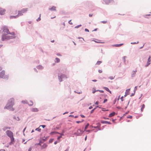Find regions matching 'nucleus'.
Wrapping results in <instances>:
<instances>
[{
    "label": "nucleus",
    "instance_id": "1",
    "mask_svg": "<svg viewBox=\"0 0 151 151\" xmlns=\"http://www.w3.org/2000/svg\"><path fill=\"white\" fill-rule=\"evenodd\" d=\"M2 30L1 40L2 41L8 40L15 37L14 32H12L10 33L7 27H3Z\"/></svg>",
    "mask_w": 151,
    "mask_h": 151
},
{
    "label": "nucleus",
    "instance_id": "2",
    "mask_svg": "<svg viewBox=\"0 0 151 151\" xmlns=\"http://www.w3.org/2000/svg\"><path fill=\"white\" fill-rule=\"evenodd\" d=\"M14 100L13 98H11L9 99L5 107V108L10 110H14V109L12 108V106L14 105Z\"/></svg>",
    "mask_w": 151,
    "mask_h": 151
},
{
    "label": "nucleus",
    "instance_id": "3",
    "mask_svg": "<svg viewBox=\"0 0 151 151\" xmlns=\"http://www.w3.org/2000/svg\"><path fill=\"white\" fill-rule=\"evenodd\" d=\"M67 77L65 75L62 74H59L58 75V78L60 82L62 81L63 78H67Z\"/></svg>",
    "mask_w": 151,
    "mask_h": 151
},
{
    "label": "nucleus",
    "instance_id": "4",
    "mask_svg": "<svg viewBox=\"0 0 151 151\" xmlns=\"http://www.w3.org/2000/svg\"><path fill=\"white\" fill-rule=\"evenodd\" d=\"M7 135L9 137H11L13 136V132L10 130H7L6 132Z\"/></svg>",
    "mask_w": 151,
    "mask_h": 151
},
{
    "label": "nucleus",
    "instance_id": "5",
    "mask_svg": "<svg viewBox=\"0 0 151 151\" xmlns=\"http://www.w3.org/2000/svg\"><path fill=\"white\" fill-rule=\"evenodd\" d=\"M83 131L81 129L78 130L77 132L75 133V134L78 136L81 135L83 133Z\"/></svg>",
    "mask_w": 151,
    "mask_h": 151
},
{
    "label": "nucleus",
    "instance_id": "6",
    "mask_svg": "<svg viewBox=\"0 0 151 151\" xmlns=\"http://www.w3.org/2000/svg\"><path fill=\"white\" fill-rule=\"evenodd\" d=\"M6 10L1 8H0V14L1 15L4 14Z\"/></svg>",
    "mask_w": 151,
    "mask_h": 151
},
{
    "label": "nucleus",
    "instance_id": "7",
    "mask_svg": "<svg viewBox=\"0 0 151 151\" xmlns=\"http://www.w3.org/2000/svg\"><path fill=\"white\" fill-rule=\"evenodd\" d=\"M10 138L11 139V141L9 143V145L14 144L15 142V140L14 137L13 136V137Z\"/></svg>",
    "mask_w": 151,
    "mask_h": 151
},
{
    "label": "nucleus",
    "instance_id": "8",
    "mask_svg": "<svg viewBox=\"0 0 151 151\" xmlns=\"http://www.w3.org/2000/svg\"><path fill=\"white\" fill-rule=\"evenodd\" d=\"M103 1L105 2L106 4H107L113 1V0H103Z\"/></svg>",
    "mask_w": 151,
    "mask_h": 151
},
{
    "label": "nucleus",
    "instance_id": "9",
    "mask_svg": "<svg viewBox=\"0 0 151 151\" xmlns=\"http://www.w3.org/2000/svg\"><path fill=\"white\" fill-rule=\"evenodd\" d=\"M5 75V72L4 71H2L0 72V78H3Z\"/></svg>",
    "mask_w": 151,
    "mask_h": 151
},
{
    "label": "nucleus",
    "instance_id": "10",
    "mask_svg": "<svg viewBox=\"0 0 151 151\" xmlns=\"http://www.w3.org/2000/svg\"><path fill=\"white\" fill-rule=\"evenodd\" d=\"M97 126H96L93 127L95 128H97L98 130H101V124L100 123H98L96 124Z\"/></svg>",
    "mask_w": 151,
    "mask_h": 151
},
{
    "label": "nucleus",
    "instance_id": "11",
    "mask_svg": "<svg viewBox=\"0 0 151 151\" xmlns=\"http://www.w3.org/2000/svg\"><path fill=\"white\" fill-rule=\"evenodd\" d=\"M151 57L150 56H149L148 59V61L147 63V65L145 66L146 67L148 65H149L150 64L151 62Z\"/></svg>",
    "mask_w": 151,
    "mask_h": 151
},
{
    "label": "nucleus",
    "instance_id": "12",
    "mask_svg": "<svg viewBox=\"0 0 151 151\" xmlns=\"http://www.w3.org/2000/svg\"><path fill=\"white\" fill-rule=\"evenodd\" d=\"M31 110L32 112H37L38 111L37 108H32L31 109Z\"/></svg>",
    "mask_w": 151,
    "mask_h": 151
},
{
    "label": "nucleus",
    "instance_id": "13",
    "mask_svg": "<svg viewBox=\"0 0 151 151\" xmlns=\"http://www.w3.org/2000/svg\"><path fill=\"white\" fill-rule=\"evenodd\" d=\"M47 145L46 144L44 143L42 145H41V148L42 149H45L47 147Z\"/></svg>",
    "mask_w": 151,
    "mask_h": 151
},
{
    "label": "nucleus",
    "instance_id": "14",
    "mask_svg": "<svg viewBox=\"0 0 151 151\" xmlns=\"http://www.w3.org/2000/svg\"><path fill=\"white\" fill-rule=\"evenodd\" d=\"M101 122L103 124L105 123V124H111V123L110 122H108V121H101Z\"/></svg>",
    "mask_w": 151,
    "mask_h": 151
},
{
    "label": "nucleus",
    "instance_id": "15",
    "mask_svg": "<svg viewBox=\"0 0 151 151\" xmlns=\"http://www.w3.org/2000/svg\"><path fill=\"white\" fill-rule=\"evenodd\" d=\"M18 16V17L19 16L23 15V13L21 11H18V14L17 15Z\"/></svg>",
    "mask_w": 151,
    "mask_h": 151
},
{
    "label": "nucleus",
    "instance_id": "16",
    "mask_svg": "<svg viewBox=\"0 0 151 151\" xmlns=\"http://www.w3.org/2000/svg\"><path fill=\"white\" fill-rule=\"evenodd\" d=\"M115 114L116 113L115 112H113L112 113H111L109 114V117H112L113 116H114L115 115Z\"/></svg>",
    "mask_w": 151,
    "mask_h": 151
},
{
    "label": "nucleus",
    "instance_id": "17",
    "mask_svg": "<svg viewBox=\"0 0 151 151\" xmlns=\"http://www.w3.org/2000/svg\"><path fill=\"white\" fill-rule=\"evenodd\" d=\"M18 17V16H17V15L15 16H11L10 17V19H15L17 18Z\"/></svg>",
    "mask_w": 151,
    "mask_h": 151
},
{
    "label": "nucleus",
    "instance_id": "18",
    "mask_svg": "<svg viewBox=\"0 0 151 151\" xmlns=\"http://www.w3.org/2000/svg\"><path fill=\"white\" fill-rule=\"evenodd\" d=\"M56 8L55 6H53L52 8H49V10L51 11H55L56 10Z\"/></svg>",
    "mask_w": 151,
    "mask_h": 151
},
{
    "label": "nucleus",
    "instance_id": "19",
    "mask_svg": "<svg viewBox=\"0 0 151 151\" xmlns=\"http://www.w3.org/2000/svg\"><path fill=\"white\" fill-rule=\"evenodd\" d=\"M137 71V70H134L132 71V77H133L134 76V75L136 73Z\"/></svg>",
    "mask_w": 151,
    "mask_h": 151
},
{
    "label": "nucleus",
    "instance_id": "20",
    "mask_svg": "<svg viewBox=\"0 0 151 151\" xmlns=\"http://www.w3.org/2000/svg\"><path fill=\"white\" fill-rule=\"evenodd\" d=\"M28 10V9L27 8L26 9H23L22 10H21L23 13H25L26 12H27Z\"/></svg>",
    "mask_w": 151,
    "mask_h": 151
},
{
    "label": "nucleus",
    "instance_id": "21",
    "mask_svg": "<svg viewBox=\"0 0 151 151\" xmlns=\"http://www.w3.org/2000/svg\"><path fill=\"white\" fill-rule=\"evenodd\" d=\"M104 88L106 91L109 92L111 94V92L109 89L106 87H104Z\"/></svg>",
    "mask_w": 151,
    "mask_h": 151
},
{
    "label": "nucleus",
    "instance_id": "22",
    "mask_svg": "<svg viewBox=\"0 0 151 151\" xmlns=\"http://www.w3.org/2000/svg\"><path fill=\"white\" fill-rule=\"evenodd\" d=\"M98 90H96L95 88H93L92 89V93H94L98 91Z\"/></svg>",
    "mask_w": 151,
    "mask_h": 151
},
{
    "label": "nucleus",
    "instance_id": "23",
    "mask_svg": "<svg viewBox=\"0 0 151 151\" xmlns=\"http://www.w3.org/2000/svg\"><path fill=\"white\" fill-rule=\"evenodd\" d=\"M54 134H59V133L56 132H52L50 133V135H53Z\"/></svg>",
    "mask_w": 151,
    "mask_h": 151
},
{
    "label": "nucleus",
    "instance_id": "24",
    "mask_svg": "<svg viewBox=\"0 0 151 151\" xmlns=\"http://www.w3.org/2000/svg\"><path fill=\"white\" fill-rule=\"evenodd\" d=\"M130 89H127L125 93H127L128 95H129L130 93Z\"/></svg>",
    "mask_w": 151,
    "mask_h": 151
},
{
    "label": "nucleus",
    "instance_id": "25",
    "mask_svg": "<svg viewBox=\"0 0 151 151\" xmlns=\"http://www.w3.org/2000/svg\"><path fill=\"white\" fill-rule=\"evenodd\" d=\"M145 105L144 104H143L142 105V107H141V111H143V109H144V108H145Z\"/></svg>",
    "mask_w": 151,
    "mask_h": 151
},
{
    "label": "nucleus",
    "instance_id": "26",
    "mask_svg": "<svg viewBox=\"0 0 151 151\" xmlns=\"http://www.w3.org/2000/svg\"><path fill=\"white\" fill-rule=\"evenodd\" d=\"M123 44H117L115 45L116 47H120Z\"/></svg>",
    "mask_w": 151,
    "mask_h": 151
},
{
    "label": "nucleus",
    "instance_id": "27",
    "mask_svg": "<svg viewBox=\"0 0 151 151\" xmlns=\"http://www.w3.org/2000/svg\"><path fill=\"white\" fill-rule=\"evenodd\" d=\"M33 102L32 101H30V103L29 104V105L30 106H32L33 105Z\"/></svg>",
    "mask_w": 151,
    "mask_h": 151
},
{
    "label": "nucleus",
    "instance_id": "28",
    "mask_svg": "<svg viewBox=\"0 0 151 151\" xmlns=\"http://www.w3.org/2000/svg\"><path fill=\"white\" fill-rule=\"evenodd\" d=\"M55 62L57 63H58L60 61V59L58 58H55Z\"/></svg>",
    "mask_w": 151,
    "mask_h": 151
},
{
    "label": "nucleus",
    "instance_id": "29",
    "mask_svg": "<svg viewBox=\"0 0 151 151\" xmlns=\"http://www.w3.org/2000/svg\"><path fill=\"white\" fill-rule=\"evenodd\" d=\"M10 129V127H4V128L3 129V130H4V131L6 129Z\"/></svg>",
    "mask_w": 151,
    "mask_h": 151
},
{
    "label": "nucleus",
    "instance_id": "30",
    "mask_svg": "<svg viewBox=\"0 0 151 151\" xmlns=\"http://www.w3.org/2000/svg\"><path fill=\"white\" fill-rule=\"evenodd\" d=\"M37 131L39 132H40L41 131V129L39 128H37L35 129Z\"/></svg>",
    "mask_w": 151,
    "mask_h": 151
},
{
    "label": "nucleus",
    "instance_id": "31",
    "mask_svg": "<svg viewBox=\"0 0 151 151\" xmlns=\"http://www.w3.org/2000/svg\"><path fill=\"white\" fill-rule=\"evenodd\" d=\"M101 62H102L101 61H98L96 63V64L99 65L101 63Z\"/></svg>",
    "mask_w": 151,
    "mask_h": 151
},
{
    "label": "nucleus",
    "instance_id": "32",
    "mask_svg": "<svg viewBox=\"0 0 151 151\" xmlns=\"http://www.w3.org/2000/svg\"><path fill=\"white\" fill-rule=\"evenodd\" d=\"M22 103L23 104H27V101L26 100L25 101H22Z\"/></svg>",
    "mask_w": 151,
    "mask_h": 151
},
{
    "label": "nucleus",
    "instance_id": "33",
    "mask_svg": "<svg viewBox=\"0 0 151 151\" xmlns=\"http://www.w3.org/2000/svg\"><path fill=\"white\" fill-rule=\"evenodd\" d=\"M97 107H99V106H96V108H94L91 111V113H92L94 111V110L96 109V108H97Z\"/></svg>",
    "mask_w": 151,
    "mask_h": 151
},
{
    "label": "nucleus",
    "instance_id": "34",
    "mask_svg": "<svg viewBox=\"0 0 151 151\" xmlns=\"http://www.w3.org/2000/svg\"><path fill=\"white\" fill-rule=\"evenodd\" d=\"M37 68L38 69H42L43 68V67L42 66H39L37 67Z\"/></svg>",
    "mask_w": 151,
    "mask_h": 151
},
{
    "label": "nucleus",
    "instance_id": "35",
    "mask_svg": "<svg viewBox=\"0 0 151 151\" xmlns=\"http://www.w3.org/2000/svg\"><path fill=\"white\" fill-rule=\"evenodd\" d=\"M132 116L130 115H129L127 116V118L129 119H132Z\"/></svg>",
    "mask_w": 151,
    "mask_h": 151
},
{
    "label": "nucleus",
    "instance_id": "36",
    "mask_svg": "<svg viewBox=\"0 0 151 151\" xmlns=\"http://www.w3.org/2000/svg\"><path fill=\"white\" fill-rule=\"evenodd\" d=\"M109 78L111 80H112L114 79V77H113V76H110L109 77Z\"/></svg>",
    "mask_w": 151,
    "mask_h": 151
},
{
    "label": "nucleus",
    "instance_id": "37",
    "mask_svg": "<svg viewBox=\"0 0 151 151\" xmlns=\"http://www.w3.org/2000/svg\"><path fill=\"white\" fill-rule=\"evenodd\" d=\"M40 15H41V14L40 15V17L39 18H38L37 19V21H40V19H40Z\"/></svg>",
    "mask_w": 151,
    "mask_h": 151
},
{
    "label": "nucleus",
    "instance_id": "38",
    "mask_svg": "<svg viewBox=\"0 0 151 151\" xmlns=\"http://www.w3.org/2000/svg\"><path fill=\"white\" fill-rule=\"evenodd\" d=\"M84 121V120H83V121H77L76 122L77 123H81V122H83Z\"/></svg>",
    "mask_w": 151,
    "mask_h": 151
},
{
    "label": "nucleus",
    "instance_id": "39",
    "mask_svg": "<svg viewBox=\"0 0 151 151\" xmlns=\"http://www.w3.org/2000/svg\"><path fill=\"white\" fill-rule=\"evenodd\" d=\"M107 101V99H104V101H103V103H105Z\"/></svg>",
    "mask_w": 151,
    "mask_h": 151
},
{
    "label": "nucleus",
    "instance_id": "40",
    "mask_svg": "<svg viewBox=\"0 0 151 151\" xmlns=\"http://www.w3.org/2000/svg\"><path fill=\"white\" fill-rule=\"evenodd\" d=\"M71 20H70L69 21V23L71 25H72L73 24L71 22Z\"/></svg>",
    "mask_w": 151,
    "mask_h": 151
},
{
    "label": "nucleus",
    "instance_id": "41",
    "mask_svg": "<svg viewBox=\"0 0 151 151\" xmlns=\"http://www.w3.org/2000/svg\"><path fill=\"white\" fill-rule=\"evenodd\" d=\"M40 127H43V128H44L46 127V126L45 125H40Z\"/></svg>",
    "mask_w": 151,
    "mask_h": 151
},
{
    "label": "nucleus",
    "instance_id": "42",
    "mask_svg": "<svg viewBox=\"0 0 151 151\" xmlns=\"http://www.w3.org/2000/svg\"><path fill=\"white\" fill-rule=\"evenodd\" d=\"M99 104V101H96V102L95 103V104L96 105H98Z\"/></svg>",
    "mask_w": 151,
    "mask_h": 151
},
{
    "label": "nucleus",
    "instance_id": "43",
    "mask_svg": "<svg viewBox=\"0 0 151 151\" xmlns=\"http://www.w3.org/2000/svg\"><path fill=\"white\" fill-rule=\"evenodd\" d=\"M101 22L104 23L105 24L107 22V21H102Z\"/></svg>",
    "mask_w": 151,
    "mask_h": 151
},
{
    "label": "nucleus",
    "instance_id": "44",
    "mask_svg": "<svg viewBox=\"0 0 151 151\" xmlns=\"http://www.w3.org/2000/svg\"><path fill=\"white\" fill-rule=\"evenodd\" d=\"M98 91H99L100 92V93H104V91H103L102 90H98Z\"/></svg>",
    "mask_w": 151,
    "mask_h": 151
},
{
    "label": "nucleus",
    "instance_id": "45",
    "mask_svg": "<svg viewBox=\"0 0 151 151\" xmlns=\"http://www.w3.org/2000/svg\"><path fill=\"white\" fill-rule=\"evenodd\" d=\"M99 73H102V70H99Z\"/></svg>",
    "mask_w": 151,
    "mask_h": 151
},
{
    "label": "nucleus",
    "instance_id": "46",
    "mask_svg": "<svg viewBox=\"0 0 151 151\" xmlns=\"http://www.w3.org/2000/svg\"><path fill=\"white\" fill-rule=\"evenodd\" d=\"M123 96L121 97V98H120V99H121V100L122 101H123Z\"/></svg>",
    "mask_w": 151,
    "mask_h": 151
},
{
    "label": "nucleus",
    "instance_id": "47",
    "mask_svg": "<svg viewBox=\"0 0 151 151\" xmlns=\"http://www.w3.org/2000/svg\"><path fill=\"white\" fill-rule=\"evenodd\" d=\"M32 150V148L31 147H30L29 148L28 151H31Z\"/></svg>",
    "mask_w": 151,
    "mask_h": 151
},
{
    "label": "nucleus",
    "instance_id": "48",
    "mask_svg": "<svg viewBox=\"0 0 151 151\" xmlns=\"http://www.w3.org/2000/svg\"><path fill=\"white\" fill-rule=\"evenodd\" d=\"M89 125V124H87V125H86V129L87 128V127H88V126Z\"/></svg>",
    "mask_w": 151,
    "mask_h": 151
},
{
    "label": "nucleus",
    "instance_id": "49",
    "mask_svg": "<svg viewBox=\"0 0 151 151\" xmlns=\"http://www.w3.org/2000/svg\"><path fill=\"white\" fill-rule=\"evenodd\" d=\"M37 144V145H39L40 146H41L42 145H41V142H40L39 143Z\"/></svg>",
    "mask_w": 151,
    "mask_h": 151
},
{
    "label": "nucleus",
    "instance_id": "50",
    "mask_svg": "<svg viewBox=\"0 0 151 151\" xmlns=\"http://www.w3.org/2000/svg\"><path fill=\"white\" fill-rule=\"evenodd\" d=\"M62 137L61 136H59L58 138V139L59 140L60 138H61Z\"/></svg>",
    "mask_w": 151,
    "mask_h": 151
},
{
    "label": "nucleus",
    "instance_id": "51",
    "mask_svg": "<svg viewBox=\"0 0 151 151\" xmlns=\"http://www.w3.org/2000/svg\"><path fill=\"white\" fill-rule=\"evenodd\" d=\"M81 26V25H78V26H77L76 27H75V28H78L80 26Z\"/></svg>",
    "mask_w": 151,
    "mask_h": 151
},
{
    "label": "nucleus",
    "instance_id": "52",
    "mask_svg": "<svg viewBox=\"0 0 151 151\" xmlns=\"http://www.w3.org/2000/svg\"><path fill=\"white\" fill-rule=\"evenodd\" d=\"M81 116L82 117H83V118H84L85 117L83 115H81Z\"/></svg>",
    "mask_w": 151,
    "mask_h": 151
},
{
    "label": "nucleus",
    "instance_id": "53",
    "mask_svg": "<svg viewBox=\"0 0 151 151\" xmlns=\"http://www.w3.org/2000/svg\"><path fill=\"white\" fill-rule=\"evenodd\" d=\"M127 95H128L127 93H125V94L124 95V96H127Z\"/></svg>",
    "mask_w": 151,
    "mask_h": 151
},
{
    "label": "nucleus",
    "instance_id": "54",
    "mask_svg": "<svg viewBox=\"0 0 151 151\" xmlns=\"http://www.w3.org/2000/svg\"><path fill=\"white\" fill-rule=\"evenodd\" d=\"M57 141H55L54 142V144L56 145V144H57Z\"/></svg>",
    "mask_w": 151,
    "mask_h": 151
},
{
    "label": "nucleus",
    "instance_id": "55",
    "mask_svg": "<svg viewBox=\"0 0 151 151\" xmlns=\"http://www.w3.org/2000/svg\"><path fill=\"white\" fill-rule=\"evenodd\" d=\"M86 32H89V30L88 29H86Z\"/></svg>",
    "mask_w": 151,
    "mask_h": 151
},
{
    "label": "nucleus",
    "instance_id": "56",
    "mask_svg": "<svg viewBox=\"0 0 151 151\" xmlns=\"http://www.w3.org/2000/svg\"><path fill=\"white\" fill-rule=\"evenodd\" d=\"M138 42H137V43L133 42V43H131V44H136V43H137Z\"/></svg>",
    "mask_w": 151,
    "mask_h": 151
},
{
    "label": "nucleus",
    "instance_id": "57",
    "mask_svg": "<svg viewBox=\"0 0 151 151\" xmlns=\"http://www.w3.org/2000/svg\"><path fill=\"white\" fill-rule=\"evenodd\" d=\"M137 86H135V88H134V90H137Z\"/></svg>",
    "mask_w": 151,
    "mask_h": 151
},
{
    "label": "nucleus",
    "instance_id": "58",
    "mask_svg": "<svg viewBox=\"0 0 151 151\" xmlns=\"http://www.w3.org/2000/svg\"><path fill=\"white\" fill-rule=\"evenodd\" d=\"M57 55L58 56H61L60 54H59V53H58V54H57Z\"/></svg>",
    "mask_w": 151,
    "mask_h": 151
},
{
    "label": "nucleus",
    "instance_id": "59",
    "mask_svg": "<svg viewBox=\"0 0 151 151\" xmlns=\"http://www.w3.org/2000/svg\"><path fill=\"white\" fill-rule=\"evenodd\" d=\"M92 14H89V17H91V16H92Z\"/></svg>",
    "mask_w": 151,
    "mask_h": 151
},
{
    "label": "nucleus",
    "instance_id": "60",
    "mask_svg": "<svg viewBox=\"0 0 151 151\" xmlns=\"http://www.w3.org/2000/svg\"><path fill=\"white\" fill-rule=\"evenodd\" d=\"M92 107L91 106L89 108V109H92Z\"/></svg>",
    "mask_w": 151,
    "mask_h": 151
},
{
    "label": "nucleus",
    "instance_id": "61",
    "mask_svg": "<svg viewBox=\"0 0 151 151\" xmlns=\"http://www.w3.org/2000/svg\"><path fill=\"white\" fill-rule=\"evenodd\" d=\"M97 30V29H94L93 31H96Z\"/></svg>",
    "mask_w": 151,
    "mask_h": 151
},
{
    "label": "nucleus",
    "instance_id": "62",
    "mask_svg": "<svg viewBox=\"0 0 151 151\" xmlns=\"http://www.w3.org/2000/svg\"><path fill=\"white\" fill-rule=\"evenodd\" d=\"M93 81H94V82H96L97 81V80H93Z\"/></svg>",
    "mask_w": 151,
    "mask_h": 151
},
{
    "label": "nucleus",
    "instance_id": "63",
    "mask_svg": "<svg viewBox=\"0 0 151 151\" xmlns=\"http://www.w3.org/2000/svg\"><path fill=\"white\" fill-rule=\"evenodd\" d=\"M52 140H50V141H49L50 142H52Z\"/></svg>",
    "mask_w": 151,
    "mask_h": 151
},
{
    "label": "nucleus",
    "instance_id": "64",
    "mask_svg": "<svg viewBox=\"0 0 151 151\" xmlns=\"http://www.w3.org/2000/svg\"><path fill=\"white\" fill-rule=\"evenodd\" d=\"M115 120H114V119H113L112 121V122H114Z\"/></svg>",
    "mask_w": 151,
    "mask_h": 151
}]
</instances>
